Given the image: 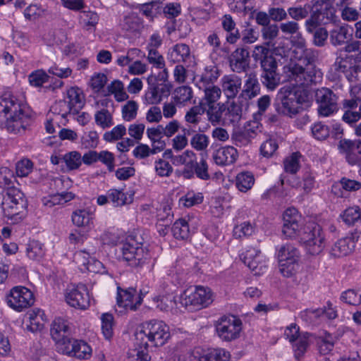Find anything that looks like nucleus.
Returning <instances> with one entry per match:
<instances>
[{
    "instance_id": "f257e3e1",
    "label": "nucleus",
    "mask_w": 361,
    "mask_h": 361,
    "mask_svg": "<svg viewBox=\"0 0 361 361\" xmlns=\"http://www.w3.org/2000/svg\"><path fill=\"white\" fill-rule=\"evenodd\" d=\"M283 219L282 233L286 238H298L312 255H319L323 251L326 245L325 236L319 225L311 223L302 227L301 216L294 207L287 209Z\"/></svg>"
},
{
    "instance_id": "f03ea898",
    "label": "nucleus",
    "mask_w": 361,
    "mask_h": 361,
    "mask_svg": "<svg viewBox=\"0 0 361 361\" xmlns=\"http://www.w3.org/2000/svg\"><path fill=\"white\" fill-rule=\"evenodd\" d=\"M1 112L4 128L11 134L25 133L34 121L31 110L9 91L1 94Z\"/></svg>"
},
{
    "instance_id": "7ed1b4c3",
    "label": "nucleus",
    "mask_w": 361,
    "mask_h": 361,
    "mask_svg": "<svg viewBox=\"0 0 361 361\" xmlns=\"http://www.w3.org/2000/svg\"><path fill=\"white\" fill-rule=\"evenodd\" d=\"M307 99L304 90L284 86L277 94L274 103L276 111L279 114L291 118L299 112L300 105L307 102Z\"/></svg>"
},
{
    "instance_id": "20e7f679",
    "label": "nucleus",
    "mask_w": 361,
    "mask_h": 361,
    "mask_svg": "<svg viewBox=\"0 0 361 361\" xmlns=\"http://www.w3.org/2000/svg\"><path fill=\"white\" fill-rule=\"evenodd\" d=\"M135 338L144 346H148L149 341L154 346H161L170 338L169 327L162 321L151 320L143 324L142 329L136 332Z\"/></svg>"
},
{
    "instance_id": "39448f33",
    "label": "nucleus",
    "mask_w": 361,
    "mask_h": 361,
    "mask_svg": "<svg viewBox=\"0 0 361 361\" xmlns=\"http://www.w3.org/2000/svg\"><path fill=\"white\" fill-rule=\"evenodd\" d=\"M1 210L4 215L11 221L12 224L20 222L23 218L25 208L23 194L16 187H8L2 192Z\"/></svg>"
},
{
    "instance_id": "423d86ee",
    "label": "nucleus",
    "mask_w": 361,
    "mask_h": 361,
    "mask_svg": "<svg viewBox=\"0 0 361 361\" xmlns=\"http://www.w3.org/2000/svg\"><path fill=\"white\" fill-rule=\"evenodd\" d=\"M288 80L299 87L316 85L322 79V73L316 66H303L298 63L290 64L286 72Z\"/></svg>"
},
{
    "instance_id": "0eeeda50",
    "label": "nucleus",
    "mask_w": 361,
    "mask_h": 361,
    "mask_svg": "<svg viewBox=\"0 0 361 361\" xmlns=\"http://www.w3.org/2000/svg\"><path fill=\"white\" fill-rule=\"evenodd\" d=\"M214 295L209 287L196 286L185 289L180 296V304L187 307H206L212 303Z\"/></svg>"
},
{
    "instance_id": "6e6552de",
    "label": "nucleus",
    "mask_w": 361,
    "mask_h": 361,
    "mask_svg": "<svg viewBox=\"0 0 361 361\" xmlns=\"http://www.w3.org/2000/svg\"><path fill=\"white\" fill-rule=\"evenodd\" d=\"M121 250L123 259L132 267L142 265L149 255L142 243L138 241L137 235L128 236Z\"/></svg>"
},
{
    "instance_id": "1a4fd4ad",
    "label": "nucleus",
    "mask_w": 361,
    "mask_h": 361,
    "mask_svg": "<svg viewBox=\"0 0 361 361\" xmlns=\"http://www.w3.org/2000/svg\"><path fill=\"white\" fill-rule=\"evenodd\" d=\"M216 331L221 340L227 342L234 341L240 337L242 322L233 315L223 316L216 322Z\"/></svg>"
},
{
    "instance_id": "9d476101",
    "label": "nucleus",
    "mask_w": 361,
    "mask_h": 361,
    "mask_svg": "<svg viewBox=\"0 0 361 361\" xmlns=\"http://www.w3.org/2000/svg\"><path fill=\"white\" fill-rule=\"evenodd\" d=\"M315 102L319 116L329 117L338 110V97L329 88L318 89L315 92Z\"/></svg>"
},
{
    "instance_id": "9b49d317",
    "label": "nucleus",
    "mask_w": 361,
    "mask_h": 361,
    "mask_svg": "<svg viewBox=\"0 0 361 361\" xmlns=\"http://www.w3.org/2000/svg\"><path fill=\"white\" fill-rule=\"evenodd\" d=\"M7 305L17 312H22L35 303L32 292L24 286H15L11 289L6 298Z\"/></svg>"
},
{
    "instance_id": "f8f14e48",
    "label": "nucleus",
    "mask_w": 361,
    "mask_h": 361,
    "mask_svg": "<svg viewBox=\"0 0 361 361\" xmlns=\"http://www.w3.org/2000/svg\"><path fill=\"white\" fill-rule=\"evenodd\" d=\"M260 62L262 70V82L269 90H274L280 84V75L278 73V63L274 56L265 57Z\"/></svg>"
},
{
    "instance_id": "ddd939ff",
    "label": "nucleus",
    "mask_w": 361,
    "mask_h": 361,
    "mask_svg": "<svg viewBox=\"0 0 361 361\" xmlns=\"http://www.w3.org/2000/svg\"><path fill=\"white\" fill-rule=\"evenodd\" d=\"M149 87L145 94V103L148 104H159L163 98L167 97L171 92L169 82H159L154 75L147 78Z\"/></svg>"
},
{
    "instance_id": "4468645a",
    "label": "nucleus",
    "mask_w": 361,
    "mask_h": 361,
    "mask_svg": "<svg viewBox=\"0 0 361 361\" xmlns=\"http://www.w3.org/2000/svg\"><path fill=\"white\" fill-rule=\"evenodd\" d=\"M66 300L71 307L85 310L90 303V297L87 286L79 283L76 286L67 289Z\"/></svg>"
},
{
    "instance_id": "2eb2a0df",
    "label": "nucleus",
    "mask_w": 361,
    "mask_h": 361,
    "mask_svg": "<svg viewBox=\"0 0 361 361\" xmlns=\"http://www.w3.org/2000/svg\"><path fill=\"white\" fill-rule=\"evenodd\" d=\"M338 150L349 165L361 166V150L355 140H341L338 144Z\"/></svg>"
},
{
    "instance_id": "dca6fc26",
    "label": "nucleus",
    "mask_w": 361,
    "mask_h": 361,
    "mask_svg": "<svg viewBox=\"0 0 361 361\" xmlns=\"http://www.w3.org/2000/svg\"><path fill=\"white\" fill-rule=\"evenodd\" d=\"M64 354L78 359H88L92 355L91 347L85 341L75 339L67 340L61 348Z\"/></svg>"
},
{
    "instance_id": "f3484780",
    "label": "nucleus",
    "mask_w": 361,
    "mask_h": 361,
    "mask_svg": "<svg viewBox=\"0 0 361 361\" xmlns=\"http://www.w3.org/2000/svg\"><path fill=\"white\" fill-rule=\"evenodd\" d=\"M136 294V290L133 288H129L128 289H123L118 286L117 288V306L123 310H118L122 313L123 310H135L137 306L142 303V299L141 296L137 298V300L135 303L133 302V299Z\"/></svg>"
},
{
    "instance_id": "a211bd4d",
    "label": "nucleus",
    "mask_w": 361,
    "mask_h": 361,
    "mask_svg": "<svg viewBox=\"0 0 361 361\" xmlns=\"http://www.w3.org/2000/svg\"><path fill=\"white\" fill-rule=\"evenodd\" d=\"M295 47L293 53L295 59L302 61L307 66H315L314 63L318 59V51L305 48V40L303 37H299V40L295 42Z\"/></svg>"
},
{
    "instance_id": "6ab92c4d",
    "label": "nucleus",
    "mask_w": 361,
    "mask_h": 361,
    "mask_svg": "<svg viewBox=\"0 0 361 361\" xmlns=\"http://www.w3.org/2000/svg\"><path fill=\"white\" fill-rule=\"evenodd\" d=\"M333 67L338 76L343 73L349 82L357 80V73L361 71L360 66L353 64L347 58H337Z\"/></svg>"
},
{
    "instance_id": "aec40b11",
    "label": "nucleus",
    "mask_w": 361,
    "mask_h": 361,
    "mask_svg": "<svg viewBox=\"0 0 361 361\" xmlns=\"http://www.w3.org/2000/svg\"><path fill=\"white\" fill-rule=\"evenodd\" d=\"M69 323L61 317L56 318L51 323L50 334L57 344L64 345L69 338Z\"/></svg>"
},
{
    "instance_id": "412c9836",
    "label": "nucleus",
    "mask_w": 361,
    "mask_h": 361,
    "mask_svg": "<svg viewBox=\"0 0 361 361\" xmlns=\"http://www.w3.org/2000/svg\"><path fill=\"white\" fill-rule=\"evenodd\" d=\"M229 63L233 71L238 73L245 72L250 66V55L247 48H237L231 54Z\"/></svg>"
},
{
    "instance_id": "4be33fe9",
    "label": "nucleus",
    "mask_w": 361,
    "mask_h": 361,
    "mask_svg": "<svg viewBox=\"0 0 361 361\" xmlns=\"http://www.w3.org/2000/svg\"><path fill=\"white\" fill-rule=\"evenodd\" d=\"M221 92L228 99H234L242 88L241 78L234 74L225 75L221 79Z\"/></svg>"
},
{
    "instance_id": "5701e85b",
    "label": "nucleus",
    "mask_w": 361,
    "mask_h": 361,
    "mask_svg": "<svg viewBox=\"0 0 361 361\" xmlns=\"http://www.w3.org/2000/svg\"><path fill=\"white\" fill-rule=\"evenodd\" d=\"M260 93V84L258 81L257 74L255 72L246 73L245 80L239 98L245 100H250Z\"/></svg>"
},
{
    "instance_id": "b1692460",
    "label": "nucleus",
    "mask_w": 361,
    "mask_h": 361,
    "mask_svg": "<svg viewBox=\"0 0 361 361\" xmlns=\"http://www.w3.org/2000/svg\"><path fill=\"white\" fill-rule=\"evenodd\" d=\"M238 152L231 146H226L216 149L213 154L214 162L219 166L233 164L238 158Z\"/></svg>"
},
{
    "instance_id": "393cba45",
    "label": "nucleus",
    "mask_w": 361,
    "mask_h": 361,
    "mask_svg": "<svg viewBox=\"0 0 361 361\" xmlns=\"http://www.w3.org/2000/svg\"><path fill=\"white\" fill-rule=\"evenodd\" d=\"M354 247L355 242L351 238H343L334 243L330 254L334 257H341L350 253Z\"/></svg>"
},
{
    "instance_id": "a878e982",
    "label": "nucleus",
    "mask_w": 361,
    "mask_h": 361,
    "mask_svg": "<svg viewBox=\"0 0 361 361\" xmlns=\"http://www.w3.org/2000/svg\"><path fill=\"white\" fill-rule=\"evenodd\" d=\"M206 111L205 104L200 101L197 105L190 107L185 114V121L189 126H196L202 121Z\"/></svg>"
},
{
    "instance_id": "bb28decb",
    "label": "nucleus",
    "mask_w": 361,
    "mask_h": 361,
    "mask_svg": "<svg viewBox=\"0 0 361 361\" xmlns=\"http://www.w3.org/2000/svg\"><path fill=\"white\" fill-rule=\"evenodd\" d=\"M206 113L208 121L214 126L224 124L225 103H217L207 106Z\"/></svg>"
},
{
    "instance_id": "cd10ccee",
    "label": "nucleus",
    "mask_w": 361,
    "mask_h": 361,
    "mask_svg": "<svg viewBox=\"0 0 361 361\" xmlns=\"http://www.w3.org/2000/svg\"><path fill=\"white\" fill-rule=\"evenodd\" d=\"M30 324L27 325V329L31 332L40 331L44 329V323L47 318L43 310L34 309L29 314Z\"/></svg>"
},
{
    "instance_id": "c85d7f7f",
    "label": "nucleus",
    "mask_w": 361,
    "mask_h": 361,
    "mask_svg": "<svg viewBox=\"0 0 361 361\" xmlns=\"http://www.w3.org/2000/svg\"><path fill=\"white\" fill-rule=\"evenodd\" d=\"M221 25L223 29L228 32L226 36V41L229 44H235L240 38V33L235 28V23L231 15H224L221 18Z\"/></svg>"
},
{
    "instance_id": "c756f323",
    "label": "nucleus",
    "mask_w": 361,
    "mask_h": 361,
    "mask_svg": "<svg viewBox=\"0 0 361 361\" xmlns=\"http://www.w3.org/2000/svg\"><path fill=\"white\" fill-rule=\"evenodd\" d=\"M67 98L68 106L71 107L73 114L76 115L79 111L83 107V96L81 90L78 87H71L67 91Z\"/></svg>"
},
{
    "instance_id": "7c9ffc66",
    "label": "nucleus",
    "mask_w": 361,
    "mask_h": 361,
    "mask_svg": "<svg viewBox=\"0 0 361 361\" xmlns=\"http://www.w3.org/2000/svg\"><path fill=\"white\" fill-rule=\"evenodd\" d=\"M260 250L250 247L240 255V259L252 271H256L258 268L261 259Z\"/></svg>"
},
{
    "instance_id": "2f4dec72",
    "label": "nucleus",
    "mask_w": 361,
    "mask_h": 361,
    "mask_svg": "<svg viewBox=\"0 0 361 361\" xmlns=\"http://www.w3.org/2000/svg\"><path fill=\"white\" fill-rule=\"evenodd\" d=\"M193 97V92L189 86L183 85L175 89L172 99L178 106H185Z\"/></svg>"
},
{
    "instance_id": "473e14b6",
    "label": "nucleus",
    "mask_w": 361,
    "mask_h": 361,
    "mask_svg": "<svg viewBox=\"0 0 361 361\" xmlns=\"http://www.w3.org/2000/svg\"><path fill=\"white\" fill-rule=\"evenodd\" d=\"M278 258L279 262H299L300 253L293 245L287 243L280 247Z\"/></svg>"
},
{
    "instance_id": "72a5a7b5",
    "label": "nucleus",
    "mask_w": 361,
    "mask_h": 361,
    "mask_svg": "<svg viewBox=\"0 0 361 361\" xmlns=\"http://www.w3.org/2000/svg\"><path fill=\"white\" fill-rule=\"evenodd\" d=\"M322 314H325L326 317L329 319H334L338 316L337 311H336L335 307H334L333 304L330 301H328L326 302V306H325L324 309H322V308H319V309H315V310L307 309V310H305L304 312H302L300 314L301 317L304 318V319L307 316H309V315L310 316L314 315V317H319Z\"/></svg>"
},
{
    "instance_id": "f704fd0d",
    "label": "nucleus",
    "mask_w": 361,
    "mask_h": 361,
    "mask_svg": "<svg viewBox=\"0 0 361 361\" xmlns=\"http://www.w3.org/2000/svg\"><path fill=\"white\" fill-rule=\"evenodd\" d=\"M108 197L109 202L114 207H122L128 204H130L133 201L132 195H128L123 190L110 189L108 190Z\"/></svg>"
},
{
    "instance_id": "c9c22d12",
    "label": "nucleus",
    "mask_w": 361,
    "mask_h": 361,
    "mask_svg": "<svg viewBox=\"0 0 361 361\" xmlns=\"http://www.w3.org/2000/svg\"><path fill=\"white\" fill-rule=\"evenodd\" d=\"M190 50L185 44L174 45L169 52V59L173 62L185 61L190 57Z\"/></svg>"
},
{
    "instance_id": "e433bc0d",
    "label": "nucleus",
    "mask_w": 361,
    "mask_h": 361,
    "mask_svg": "<svg viewBox=\"0 0 361 361\" xmlns=\"http://www.w3.org/2000/svg\"><path fill=\"white\" fill-rule=\"evenodd\" d=\"M219 75V70L216 66H207L202 73L197 85L198 87L214 85V83L216 81Z\"/></svg>"
},
{
    "instance_id": "4c0bfd02",
    "label": "nucleus",
    "mask_w": 361,
    "mask_h": 361,
    "mask_svg": "<svg viewBox=\"0 0 361 361\" xmlns=\"http://www.w3.org/2000/svg\"><path fill=\"white\" fill-rule=\"evenodd\" d=\"M224 124L238 122L242 116V108L235 102L225 104Z\"/></svg>"
},
{
    "instance_id": "58836bf2",
    "label": "nucleus",
    "mask_w": 361,
    "mask_h": 361,
    "mask_svg": "<svg viewBox=\"0 0 361 361\" xmlns=\"http://www.w3.org/2000/svg\"><path fill=\"white\" fill-rule=\"evenodd\" d=\"M50 112L57 116H61V121L60 123L63 125H66L68 121L66 119L67 116L73 114L71 107L68 106V103L66 102V100H59L56 102L51 106Z\"/></svg>"
},
{
    "instance_id": "ea45409f",
    "label": "nucleus",
    "mask_w": 361,
    "mask_h": 361,
    "mask_svg": "<svg viewBox=\"0 0 361 361\" xmlns=\"http://www.w3.org/2000/svg\"><path fill=\"white\" fill-rule=\"evenodd\" d=\"M255 183V178L252 173L243 171L238 173L235 179V185L240 192H245L250 190Z\"/></svg>"
},
{
    "instance_id": "a19ab883",
    "label": "nucleus",
    "mask_w": 361,
    "mask_h": 361,
    "mask_svg": "<svg viewBox=\"0 0 361 361\" xmlns=\"http://www.w3.org/2000/svg\"><path fill=\"white\" fill-rule=\"evenodd\" d=\"M229 352L223 348H214L200 356L198 361H229Z\"/></svg>"
},
{
    "instance_id": "79ce46f5",
    "label": "nucleus",
    "mask_w": 361,
    "mask_h": 361,
    "mask_svg": "<svg viewBox=\"0 0 361 361\" xmlns=\"http://www.w3.org/2000/svg\"><path fill=\"white\" fill-rule=\"evenodd\" d=\"M204 92V97L201 101L205 104V106L214 104L220 98L221 94V89L216 85L204 86V87H199Z\"/></svg>"
},
{
    "instance_id": "37998d69",
    "label": "nucleus",
    "mask_w": 361,
    "mask_h": 361,
    "mask_svg": "<svg viewBox=\"0 0 361 361\" xmlns=\"http://www.w3.org/2000/svg\"><path fill=\"white\" fill-rule=\"evenodd\" d=\"M98 14L92 11H82L80 13V25L86 30L94 28L99 22Z\"/></svg>"
},
{
    "instance_id": "c03bdc74",
    "label": "nucleus",
    "mask_w": 361,
    "mask_h": 361,
    "mask_svg": "<svg viewBox=\"0 0 361 361\" xmlns=\"http://www.w3.org/2000/svg\"><path fill=\"white\" fill-rule=\"evenodd\" d=\"M27 256L32 260H40L44 255V245L38 240H31L27 245Z\"/></svg>"
},
{
    "instance_id": "a18cd8bd",
    "label": "nucleus",
    "mask_w": 361,
    "mask_h": 361,
    "mask_svg": "<svg viewBox=\"0 0 361 361\" xmlns=\"http://www.w3.org/2000/svg\"><path fill=\"white\" fill-rule=\"evenodd\" d=\"M311 4L314 9L313 13L324 16L327 20L332 18V8L326 0H312Z\"/></svg>"
},
{
    "instance_id": "49530a36",
    "label": "nucleus",
    "mask_w": 361,
    "mask_h": 361,
    "mask_svg": "<svg viewBox=\"0 0 361 361\" xmlns=\"http://www.w3.org/2000/svg\"><path fill=\"white\" fill-rule=\"evenodd\" d=\"M255 130L249 128L243 130H238L232 135V139L236 145L245 146L248 145L255 137Z\"/></svg>"
},
{
    "instance_id": "de8ad7c7",
    "label": "nucleus",
    "mask_w": 361,
    "mask_h": 361,
    "mask_svg": "<svg viewBox=\"0 0 361 361\" xmlns=\"http://www.w3.org/2000/svg\"><path fill=\"white\" fill-rule=\"evenodd\" d=\"M139 348L131 349L128 353V361H150L151 357L148 354L147 346L140 344L137 341Z\"/></svg>"
},
{
    "instance_id": "09e8293b",
    "label": "nucleus",
    "mask_w": 361,
    "mask_h": 361,
    "mask_svg": "<svg viewBox=\"0 0 361 361\" xmlns=\"http://www.w3.org/2000/svg\"><path fill=\"white\" fill-rule=\"evenodd\" d=\"M96 124L102 129L111 127L114 125L112 114L106 109L97 111L94 114Z\"/></svg>"
},
{
    "instance_id": "8fccbe9b",
    "label": "nucleus",
    "mask_w": 361,
    "mask_h": 361,
    "mask_svg": "<svg viewBox=\"0 0 361 361\" xmlns=\"http://www.w3.org/2000/svg\"><path fill=\"white\" fill-rule=\"evenodd\" d=\"M62 160L70 171L76 170L82 165V156L77 151H72L65 154L62 157Z\"/></svg>"
},
{
    "instance_id": "3c124183",
    "label": "nucleus",
    "mask_w": 361,
    "mask_h": 361,
    "mask_svg": "<svg viewBox=\"0 0 361 361\" xmlns=\"http://www.w3.org/2000/svg\"><path fill=\"white\" fill-rule=\"evenodd\" d=\"M141 20L135 13L125 16L121 24L122 29L130 32H135L141 28Z\"/></svg>"
},
{
    "instance_id": "603ef678",
    "label": "nucleus",
    "mask_w": 361,
    "mask_h": 361,
    "mask_svg": "<svg viewBox=\"0 0 361 361\" xmlns=\"http://www.w3.org/2000/svg\"><path fill=\"white\" fill-rule=\"evenodd\" d=\"M172 233L177 239H187L189 237L190 231L188 222L184 219H178L172 226Z\"/></svg>"
},
{
    "instance_id": "864d4df0",
    "label": "nucleus",
    "mask_w": 361,
    "mask_h": 361,
    "mask_svg": "<svg viewBox=\"0 0 361 361\" xmlns=\"http://www.w3.org/2000/svg\"><path fill=\"white\" fill-rule=\"evenodd\" d=\"M279 27L283 33L289 35H295L292 41L294 45H295V42L299 40V37H302L301 33L299 32L300 26L295 21L282 23Z\"/></svg>"
},
{
    "instance_id": "5fc2aeb1",
    "label": "nucleus",
    "mask_w": 361,
    "mask_h": 361,
    "mask_svg": "<svg viewBox=\"0 0 361 361\" xmlns=\"http://www.w3.org/2000/svg\"><path fill=\"white\" fill-rule=\"evenodd\" d=\"M348 30L344 26L336 27L330 32V39L333 45L343 44L348 40Z\"/></svg>"
},
{
    "instance_id": "6e6d98bb",
    "label": "nucleus",
    "mask_w": 361,
    "mask_h": 361,
    "mask_svg": "<svg viewBox=\"0 0 361 361\" xmlns=\"http://www.w3.org/2000/svg\"><path fill=\"white\" fill-rule=\"evenodd\" d=\"M92 219L91 214L86 209H78L72 214V221L78 227L89 226Z\"/></svg>"
},
{
    "instance_id": "4d7b16f0",
    "label": "nucleus",
    "mask_w": 361,
    "mask_h": 361,
    "mask_svg": "<svg viewBox=\"0 0 361 361\" xmlns=\"http://www.w3.org/2000/svg\"><path fill=\"white\" fill-rule=\"evenodd\" d=\"M255 231L254 224L249 221H245L240 225H237L233 228V236L235 238H241L252 235Z\"/></svg>"
},
{
    "instance_id": "13d9d810",
    "label": "nucleus",
    "mask_w": 361,
    "mask_h": 361,
    "mask_svg": "<svg viewBox=\"0 0 361 361\" xmlns=\"http://www.w3.org/2000/svg\"><path fill=\"white\" fill-rule=\"evenodd\" d=\"M209 144V137L204 134L197 133L193 135L190 140V145L197 151L205 150Z\"/></svg>"
},
{
    "instance_id": "bf43d9fd",
    "label": "nucleus",
    "mask_w": 361,
    "mask_h": 361,
    "mask_svg": "<svg viewBox=\"0 0 361 361\" xmlns=\"http://www.w3.org/2000/svg\"><path fill=\"white\" fill-rule=\"evenodd\" d=\"M340 299L343 302L353 306H357L361 304V294H359L354 289H348L343 292Z\"/></svg>"
},
{
    "instance_id": "052dcab7",
    "label": "nucleus",
    "mask_w": 361,
    "mask_h": 361,
    "mask_svg": "<svg viewBox=\"0 0 361 361\" xmlns=\"http://www.w3.org/2000/svg\"><path fill=\"white\" fill-rule=\"evenodd\" d=\"M155 301L157 308L164 312H169L176 305L175 298L171 295L159 296Z\"/></svg>"
},
{
    "instance_id": "680f3d73",
    "label": "nucleus",
    "mask_w": 361,
    "mask_h": 361,
    "mask_svg": "<svg viewBox=\"0 0 361 361\" xmlns=\"http://www.w3.org/2000/svg\"><path fill=\"white\" fill-rule=\"evenodd\" d=\"M96 251L97 247L94 246L88 249L77 251L74 255V259L77 263L85 267L90 260V258H92V256L96 253Z\"/></svg>"
},
{
    "instance_id": "e2e57ef3",
    "label": "nucleus",
    "mask_w": 361,
    "mask_h": 361,
    "mask_svg": "<svg viewBox=\"0 0 361 361\" xmlns=\"http://www.w3.org/2000/svg\"><path fill=\"white\" fill-rule=\"evenodd\" d=\"M33 169V162L27 158L22 159L16 164V173L19 177L27 176Z\"/></svg>"
},
{
    "instance_id": "0e129e2a",
    "label": "nucleus",
    "mask_w": 361,
    "mask_h": 361,
    "mask_svg": "<svg viewBox=\"0 0 361 361\" xmlns=\"http://www.w3.org/2000/svg\"><path fill=\"white\" fill-rule=\"evenodd\" d=\"M343 221L348 225L354 224L361 219V211L358 207L346 209L342 215Z\"/></svg>"
},
{
    "instance_id": "69168bd1",
    "label": "nucleus",
    "mask_w": 361,
    "mask_h": 361,
    "mask_svg": "<svg viewBox=\"0 0 361 361\" xmlns=\"http://www.w3.org/2000/svg\"><path fill=\"white\" fill-rule=\"evenodd\" d=\"M101 319L102 333L106 339H110L113 336V315L109 313H104L102 315Z\"/></svg>"
},
{
    "instance_id": "338daca9",
    "label": "nucleus",
    "mask_w": 361,
    "mask_h": 361,
    "mask_svg": "<svg viewBox=\"0 0 361 361\" xmlns=\"http://www.w3.org/2000/svg\"><path fill=\"white\" fill-rule=\"evenodd\" d=\"M49 76L47 73L40 69L31 73L29 75V82L32 86L41 87L48 81Z\"/></svg>"
},
{
    "instance_id": "774afa93",
    "label": "nucleus",
    "mask_w": 361,
    "mask_h": 361,
    "mask_svg": "<svg viewBox=\"0 0 361 361\" xmlns=\"http://www.w3.org/2000/svg\"><path fill=\"white\" fill-rule=\"evenodd\" d=\"M279 27L276 24H269L262 27V36L266 40L267 46H269L271 42L274 39L279 35Z\"/></svg>"
}]
</instances>
